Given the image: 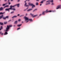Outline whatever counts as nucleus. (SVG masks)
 Wrapping results in <instances>:
<instances>
[{"instance_id": "obj_1", "label": "nucleus", "mask_w": 61, "mask_h": 61, "mask_svg": "<svg viewBox=\"0 0 61 61\" xmlns=\"http://www.w3.org/2000/svg\"><path fill=\"white\" fill-rule=\"evenodd\" d=\"M12 27V25H7V27L6 28V32H7V31L9 30L10 27Z\"/></svg>"}, {"instance_id": "obj_2", "label": "nucleus", "mask_w": 61, "mask_h": 61, "mask_svg": "<svg viewBox=\"0 0 61 61\" xmlns=\"http://www.w3.org/2000/svg\"><path fill=\"white\" fill-rule=\"evenodd\" d=\"M28 5H30V6H32V8H34L36 6H35V5H34L33 3H28Z\"/></svg>"}, {"instance_id": "obj_3", "label": "nucleus", "mask_w": 61, "mask_h": 61, "mask_svg": "<svg viewBox=\"0 0 61 61\" xmlns=\"http://www.w3.org/2000/svg\"><path fill=\"white\" fill-rule=\"evenodd\" d=\"M61 9V5H60L57 6L56 8V9Z\"/></svg>"}, {"instance_id": "obj_4", "label": "nucleus", "mask_w": 61, "mask_h": 61, "mask_svg": "<svg viewBox=\"0 0 61 61\" xmlns=\"http://www.w3.org/2000/svg\"><path fill=\"white\" fill-rule=\"evenodd\" d=\"M24 18L25 21H27V20H28V19H29L28 17H27L25 16L24 17Z\"/></svg>"}, {"instance_id": "obj_5", "label": "nucleus", "mask_w": 61, "mask_h": 61, "mask_svg": "<svg viewBox=\"0 0 61 61\" xmlns=\"http://www.w3.org/2000/svg\"><path fill=\"white\" fill-rule=\"evenodd\" d=\"M15 6H16V5H14L13 6L12 5L10 6V8H11V9H12V7H15Z\"/></svg>"}, {"instance_id": "obj_6", "label": "nucleus", "mask_w": 61, "mask_h": 61, "mask_svg": "<svg viewBox=\"0 0 61 61\" xmlns=\"http://www.w3.org/2000/svg\"><path fill=\"white\" fill-rule=\"evenodd\" d=\"M11 8H9L8 9H5V11H9V10H11Z\"/></svg>"}, {"instance_id": "obj_7", "label": "nucleus", "mask_w": 61, "mask_h": 61, "mask_svg": "<svg viewBox=\"0 0 61 61\" xmlns=\"http://www.w3.org/2000/svg\"><path fill=\"white\" fill-rule=\"evenodd\" d=\"M45 1H46V0H42V1L40 2L41 4H43V3H44V2H45Z\"/></svg>"}, {"instance_id": "obj_8", "label": "nucleus", "mask_w": 61, "mask_h": 61, "mask_svg": "<svg viewBox=\"0 0 61 61\" xmlns=\"http://www.w3.org/2000/svg\"><path fill=\"white\" fill-rule=\"evenodd\" d=\"M32 9H30L27 10V11L29 12V11H31V10H32Z\"/></svg>"}, {"instance_id": "obj_9", "label": "nucleus", "mask_w": 61, "mask_h": 61, "mask_svg": "<svg viewBox=\"0 0 61 61\" xmlns=\"http://www.w3.org/2000/svg\"><path fill=\"white\" fill-rule=\"evenodd\" d=\"M3 9H4V8L3 7H1L0 8V11H2V10H3Z\"/></svg>"}, {"instance_id": "obj_10", "label": "nucleus", "mask_w": 61, "mask_h": 61, "mask_svg": "<svg viewBox=\"0 0 61 61\" xmlns=\"http://www.w3.org/2000/svg\"><path fill=\"white\" fill-rule=\"evenodd\" d=\"M4 15H2L1 16H0V19H2V18L3 17Z\"/></svg>"}, {"instance_id": "obj_11", "label": "nucleus", "mask_w": 61, "mask_h": 61, "mask_svg": "<svg viewBox=\"0 0 61 61\" xmlns=\"http://www.w3.org/2000/svg\"><path fill=\"white\" fill-rule=\"evenodd\" d=\"M17 16L16 15H14V16H13V17H11V18H16V17H17Z\"/></svg>"}, {"instance_id": "obj_12", "label": "nucleus", "mask_w": 61, "mask_h": 61, "mask_svg": "<svg viewBox=\"0 0 61 61\" xmlns=\"http://www.w3.org/2000/svg\"><path fill=\"white\" fill-rule=\"evenodd\" d=\"M48 3L49 4V5H50V0H48L47 1H46V3H48Z\"/></svg>"}, {"instance_id": "obj_13", "label": "nucleus", "mask_w": 61, "mask_h": 61, "mask_svg": "<svg viewBox=\"0 0 61 61\" xmlns=\"http://www.w3.org/2000/svg\"><path fill=\"white\" fill-rule=\"evenodd\" d=\"M45 13H46V11H44L42 13V14L43 15H45Z\"/></svg>"}, {"instance_id": "obj_14", "label": "nucleus", "mask_w": 61, "mask_h": 61, "mask_svg": "<svg viewBox=\"0 0 61 61\" xmlns=\"http://www.w3.org/2000/svg\"><path fill=\"white\" fill-rule=\"evenodd\" d=\"M48 10H46V11H45L46 12H45V13H47L48 12Z\"/></svg>"}, {"instance_id": "obj_15", "label": "nucleus", "mask_w": 61, "mask_h": 61, "mask_svg": "<svg viewBox=\"0 0 61 61\" xmlns=\"http://www.w3.org/2000/svg\"><path fill=\"white\" fill-rule=\"evenodd\" d=\"M17 5L18 7H19L20 6L19 5H20V4H18L17 5Z\"/></svg>"}, {"instance_id": "obj_16", "label": "nucleus", "mask_w": 61, "mask_h": 61, "mask_svg": "<svg viewBox=\"0 0 61 61\" xmlns=\"http://www.w3.org/2000/svg\"><path fill=\"white\" fill-rule=\"evenodd\" d=\"M17 21H16L15 22L14 24H15L16 25V24H17Z\"/></svg>"}, {"instance_id": "obj_17", "label": "nucleus", "mask_w": 61, "mask_h": 61, "mask_svg": "<svg viewBox=\"0 0 61 61\" xmlns=\"http://www.w3.org/2000/svg\"><path fill=\"white\" fill-rule=\"evenodd\" d=\"M9 7V5H6L4 7V8H5V7Z\"/></svg>"}, {"instance_id": "obj_18", "label": "nucleus", "mask_w": 61, "mask_h": 61, "mask_svg": "<svg viewBox=\"0 0 61 61\" xmlns=\"http://www.w3.org/2000/svg\"><path fill=\"white\" fill-rule=\"evenodd\" d=\"M50 2H51V3H52L54 2L53 0H50Z\"/></svg>"}, {"instance_id": "obj_19", "label": "nucleus", "mask_w": 61, "mask_h": 61, "mask_svg": "<svg viewBox=\"0 0 61 61\" xmlns=\"http://www.w3.org/2000/svg\"><path fill=\"white\" fill-rule=\"evenodd\" d=\"M7 31H6L5 32V33L4 34V35H7L8 34V33L7 32H6Z\"/></svg>"}, {"instance_id": "obj_20", "label": "nucleus", "mask_w": 61, "mask_h": 61, "mask_svg": "<svg viewBox=\"0 0 61 61\" xmlns=\"http://www.w3.org/2000/svg\"><path fill=\"white\" fill-rule=\"evenodd\" d=\"M37 15H34L33 16V17H36V16H37Z\"/></svg>"}, {"instance_id": "obj_21", "label": "nucleus", "mask_w": 61, "mask_h": 61, "mask_svg": "<svg viewBox=\"0 0 61 61\" xmlns=\"http://www.w3.org/2000/svg\"><path fill=\"white\" fill-rule=\"evenodd\" d=\"M21 25H22V24L18 25H17V26H19H19H21Z\"/></svg>"}, {"instance_id": "obj_22", "label": "nucleus", "mask_w": 61, "mask_h": 61, "mask_svg": "<svg viewBox=\"0 0 61 61\" xmlns=\"http://www.w3.org/2000/svg\"><path fill=\"white\" fill-rule=\"evenodd\" d=\"M30 15H31V16H32V17H33V16H33V15H34V14H32V13H30Z\"/></svg>"}, {"instance_id": "obj_23", "label": "nucleus", "mask_w": 61, "mask_h": 61, "mask_svg": "<svg viewBox=\"0 0 61 61\" xmlns=\"http://www.w3.org/2000/svg\"><path fill=\"white\" fill-rule=\"evenodd\" d=\"M2 28H3V27L2 26H1L0 27V31L1 30H2Z\"/></svg>"}, {"instance_id": "obj_24", "label": "nucleus", "mask_w": 61, "mask_h": 61, "mask_svg": "<svg viewBox=\"0 0 61 61\" xmlns=\"http://www.w3.org/2000/svg\"><path fill=\"white\" fill-rule=\"evenodd\" d=\"M36 5H38V2H36Z\"/></svg>"}, {"instance_id": "obj_25", "label": "nucleus", "mask_w": 61, "mask_h": 61, "mask_svg": "<svg viewBox=\"0 0 61 61\" xmlns=\"http://www.w3.org/2000/svg\"><path fill=\"white\" fill-rule=\"evenodd\" d=\"M0 25H3V23H2V22H0Z\"/></svg>"}, {"instance_id": "obj_26", "label": "nucleus", "mask_w": 61, "mask_h": 61, "mask_svg": "<svg viewBox=\"0 0 61 61\" xmlns=\"http://www.w3.org/2000/svg\"><path fill=\"white\" fill-rule=\"evenodd\" d=\"M3 19H4V20H6V18H5V17H3Z\"/></svg>"}, {"instance_id": "obj_27", "label": "nucleus", "mask_w": 61, "mask_h": 61, "mask_svg": "<svg viewBox=\"0 0 61 61\" xmlns=\"http://www.w3.org/2000/svg\"><path fill=\"white\" fill-rule=\"evenodd\" d=\"M7 22H4V24H7Z\"/></svg>"}, {"instance_id": "obj_28", "label": "nucleus", "mask_w": 61, "mask_h": 61, "mask_svg": "<svg viewBox=\"0 0 61 61\" xmlns=\"http://www.w3.org/2000/svg\"><path fill=\"white\" fill-rule=\"evenodd\" d=\"M6 18H8L9 16H6L5 17Z\"/></svg>"}, {"instance_id": "obj_29", "label": "nucleus", "mask_w": 61, "mask_h": 61, "mask_svg": "<svg viewBox=\"0 0 61 61\" xmlns=\"http://www.w3.org/2000/svg\"><path fill=\"white\" fill-rule=\"evenodd\" d=\"M11 0V1H13V0ZM9 1H10V0H8V2H9Z\"/></svg>"}, {"instance_id": "obj_30", "label": "nucleus", "mask_w": 61, "mask_h": 61, "mask_svg": "<svg viewBox=\"0 0 61 61\" xmlns=\"http://www.w3.org/2000/svg\"><path fill=\"white\" fill-rule=\"evenodd\" d=\"M14 13V11H12L10 12V14H13Z\"/></svg>"}, {"instance_id": "obj_31", "label": "nucleus", "mask_w": 61, "mask_h": 61, "mask_svg": "<svg viewBox=\"0 0 61 61\" xmlns=\"http://www.w3.org/2000/svg\"><path fill=\"white\" fill-rule=\"evenodd\" d=\"M27 4L26 3V2H25V4L24 5L25 6H26Z\"/></svg>"}, {"instance_id": "obj_32", "label": "nucleus", "mask_w": 61, "mask_h": 61, "mask_svg": "<svg viewBox=\"0 0 61 61\" xmlns=\"http://www.w3.org/2000/svg\"><path fill=\"white\" fill-rule=\"evenodd\" d=\"M48 12H52V11L51 10H50L48 11Z\"/></svg>"}, {"instance_id": "obj_33", "label": "nucleus", "mask_w": 61, "mask_h": 61, "mask_svg": "<svg viewBox=\"0 0 61 61\" xmlns=\"http://www.w3.org/2000/svg\"><path fill=\"white\" fill-rule=\"evenodd\" d=\"M29 20V21H32V20H31V19H28Z\"/></svg>"}, {"instance_id": "obj_34", "label": "nucleus", "mask_w": 61, "mask_h": 61, "mask_svg": "<svg viewBox=\"0 0 61 61\" xmlns=\"http://www.w3.org/2000/svg\"><path fill=\"white\" fill-rule=\"evenodd\" d=\"M20 21H21V19H19L18 20V21H19V22H20Z\"/></svg>"}, {"instance_id": "obj_35", "label": "nucleus", "mask_w": 61, "mask_h": 61, "mask_svg": "<svg viewBox=\"0 0 61 61\" xmlns=\"http://www.w3.org/2000/svg\"><path fill=\"white\" fill-rule=\"evenodd\" d=\"M11 21H12V20H9V21H8V22H11Z\"/></svg>"}, {"instance_id": "obj_36", "label": "nucleus", "mask_w": 61, "mask_h": 61, "mask_svg": "<svg viewBox=\"0 0 61 61\" xmlns=\"http://www.w3.org/2000/svg\"><path fill=\"white\" fill-rule=\"evenodd\" d=\"M24 16V15H20V17H22V16Z\"/></svg>"}, {"instance_id": "obj_37", "label": "nucleus", "mask_w": 61, "mask_h": 61, "mask_svg": "<svg viewBox=\"0 0 61 61\" xmlns=\"http://www.w3.org/2000/svg\"><path fill=\"white\" fill-rule=\"evenodd\" d=\"M20 29V28H19L17 29V30H19V29Z\"/></svg>"}, {"instance_id": "obj_38", "label": "nucleus", "mask_w": 61, "mask_h": 61, "mask_svg": "<svg viewBox=\"0 0 61 61\" xmlns=\"http://www.w3.org/2000/svg\"><path fill=\"white\" fill-rule=\"evenodd\" d=\"M2 15V12H0V15Z\"/></svg>"}, {"instance_id": "obj_39", "label": "nucleus", "mask_w": 61, "mask_h": 61, "mask_svg": "<svg viewBox=\"0 0 61 61\" xmlns=\"http://www.w3.org/2000/svg\"><path fill=\"white\" fill-rule=\"evenodd\" d=\"M3 6H5V4H4L2 5Z\"/></svg>"}, {"instance_id": "obj_40", "label": "nucleus", "mask_w": 61, "mask_h": 61, "mask_svg": "<svg viewBox=\"0 0 61 61\" xmlns=\"http://www.w3.org/2000/svg\"><path fill=\"white\" fill-rule=\"evenodd\" d=\"M46 5H49L48 3H46Z\"/></svg>"}, {"instance_id": "obj_41", "label": "nucleus", "mask_w": 61, "mask_h": 61, "mask_svg": "<svg viewBox=\"0 0 61 61\" xmlns=\"http://www.w3.org/2000/svg\"><path fill=\"white\" fill-rule=\"evenodd\" d=\"M5 12H4L3 13H2V15H3L4 14H5Z\"/></svg>"}, {"instance_id": "obj_42", "label": "nucleus", "mask_w": 61, "mask_h": 61, "mask_svg": "<svg viewBox=\"0 0 61 61\" xmlns=\"http://www.w3.org/2000/svg\"><path fill=\"white\" fill-rule=\"evenodd\" d=\"M26 6V7H27V6H29V5H26V6Z\"/></svg>"}, {"instance_id": "obj_43", "label": "nucleus", "mask_w": 61, "mask_h": 61, "mask_svg": "<svg viewBox=\"0 0 61 61\" xmlns=\"http://www.w3.org/2000/svg\"><path fill=\"white\" fill-rule=\"evenodd\" d=\"M26 9H25L24 10V11H26Z\"/></svg>"}, {"instance_id": "obj_44", "label": "nucleus", "mask_w": 61, "mask_h": 61, "mask_svg": "<svg viewBox=\"0 0 61 61\" xmlns=\"http://www.w3.org/2000/svg\"><path fill=\"white\" fill-rule=\"evenodd\" d=\"M13 10H14V11L15 10V8L13 9Z\"/></svg>"}, {"instance_id": "obj_45", "label": "nucleus", "mask_w": 61, "mask_h": 61, "mask_svg": "<svg viewBox=\"0 0 61 61\" xmlns=\"http://www.w3.org/2000/svg\"><path fill=\"white\" fill-rule=\"evenodd\" d=\"M42 15V14H40L39 15V16H40L41 15Z\"/></svg>"}, {"instance_id": "obj_46", "label": "nucleus", "mask_w": 61, "mask_h": 61, "mask_svg": "<svg viewBox=\"0 0 61 61\" xmlns=\"http://www.w3.org/2000/svg\"><path fill=\"white\" fill-rule=\"evenodd\" d=\"M7 3H5V5H7Z\"/></svg>"}, {"instance_id": "obj_47", "label": "nucleus", "mask_w": 61, "mask_h": 61, "mask_svg": "<svg viewBox=\"0 0 61 61\" xmlns=\"http://www.w3.org/2000/svg\"><path fill=\"white\" fill-rule=\"evenodd\" d=\"M19 15H20V14H18L17 15V16H19Z\"/></svg>"}, {"instance_id": "obj_48", "label": "nucleus", "mask_w": 61, "mask_h": 61, "mask_svg": "<svg viewBox=\"0 0 61 61\" xmlns=\"http://www.w3.org/2000/svg\"><path fill=\"white\" fill-rule=\"evenodd\" d=\"M54 5V4L53 3H52L51 4V5Z\"/></svg>"}, {"instance_id": "obj_49", "label": "nucleus", "mask_w": 61, "mask_h": 61, "mask_svg": "<svg viewBox=\"0 0 61 61\" xmlns=\"http://www.w3.org/2000/svg\"><path fill=\"white\" fill-rule=\"evenodd\" d=\"M35 11H36V10H37V9H35Z\"/></svg>"}, {"instance_id": "obj_50", "label": "nucleus", "mask_w": 61, "mask_h": 61, "mask_svg": "<svg viewBox=\"0 0 61 61\" xmlns=\"http://www.w3.org/2000/svg\"><path fill=\"white\" fill-rule=\"evenodd\" d=\"M10 4L11 3H10V2H9V5H10Z\"/></svg>"}, {"instance_id": "obj_51", "label": "nucleus", "mask_w": 61, "mask_h": 61, "mask_svg": "<svg viewBox=\"0 0 61 61\" xmlns=\"http://www.w3.org/2000/svg\"><path fill=\"white\" fill-rule=\"evenodd\" d=\"M35 11H36V10H34L33 11V12H35Z\"/></svg>"}, {"instance_id": "obj_52", "label": "nucleus", "mask_w": 61, "mask_h": 61, "mask_svg": "<svg viewBox=\"0 0 61 61\" xmlns=\"http://www.w3.org/2000/svg\"><path fill=\"white\" fill-rule=\"evenodd\" d=\"M1 33H2V32L1 31H0V34H1Z\"/></svg>"}, {"instance_id": "obj_53", "label": "nucleus", "mask_w": 61, "mask_h": 61, "mask_svg": "<svg viewBox=\"0 0 61 61\" xmlns=\"http://www.w3.org/2000/svg\"><path fill=\"white\" fill-rule=\"evenodd\" d=\"M14 8H12L11 9V10H13Z\"/></svg>"}, {"instance_id": "obj_54", "label": "nucleus", "mask_w": 61, "mask_h": 61, "mask_svg": "<svg viewBox=\"0 0 61 61\" xmlns=\"http://www.w3.org/2000/svg\"><path fill=\"white\" fill-rule=\"evenodd\" d=\"M6 0H4V1H5V2H6Z\"/></svg>"}, {"instance_id": "obj_55", "label": "nucleus", "mask_w": 61, "mask_h": 61, "mask_svg": "<svg viewBox=\"0 0 61 61\" xmlns=\"http://www.w3.org/2000/svg\"><path fill=\"white\" fill-rule=\"evenodd\" d=\"M42 5V4H40V6H41V5Z\"/></svg>"}, {"instance_id": "obj_56", "label": "nucleus", "mask_w": 61, "mask_h": 61, "mask_svg": "<svg viewBox=\"0 0 61 61\" xmlns=\"http://www.w3.org/2000/svg\"><path fill=\"white\" fill-rule=\"evenodd\" d=\"M28 9V8L27 7V8L26 9V10H27V9Z\"/></svg>"}, {"instance_id": "obj_57", "label": "nucleus", "mask_w": 61, "mask_h": 61, "mask_svg": "<svg viewBox=\"0 0 61 61\" xmlns=\"http://www.w3.org/2000/svg\"><path fill=\"white\" fill-rule=\"evenodd\" d=\"M26 1H29L30 0H26Z\"/></svg>"}, {"instance_id": "obj_58", "label": "nucleus", "mask_w": 61, "mask_h": 61, "mask_svg": "<svg viewBox=\"0 0 61 61\" xmlns=\"http://www.w3.org/2000/svg\"><path fill=\"white\" fill-rule=\"evenodd\" d=\"M39 0H36V1H39Z\"/></svg>"}, {"instance_id": "obj_59", "label": "nucleus", "mask_w": 61, "mask_h": 61, "mask_svg": "<svg viewBox=\"0 0 61 61\" xmlns=\"http://www.w3.org/2000/svg\"><path fill=\"white\" fill-rule=\"evenodd\" d=\"M3 33H1V35L2 36L3 35Z\"/></svg>"}, {"instance_id": "obj_60", "label": "nucleus", "mask_w": 61, "mask_h": 61, "mask_svg": "<svg viewBox=\"0 0 61 61\" xmlns=\"http://www.w3.org/2000/svg\"><path fill=\"white\" fill-rule=\"evenodd\" d=\"M20 1V0H18V2H19Z\"/></svg>"}, {"instance_id": "obj_61", "label": "nucleus", "mask_w": 61, "mask_h": 61, "mask_svg": "<svg viewBox=\"0 0 61 61\" xmlns=\"http://www.w3.org/2000/svg\"><path fill=\"white\" fill-rule=\"evenodd\" d=\"M26 15H27V14L26 13Z\"/></svg>"}, {"instance_id": "obj_62", "label": "nucleus", "mask_w": 61, "mask_h": 61, "mask_svg": "<svg viewBox=\"0 0 61 61\" xmlns=\"http://www.w3.org/2000/svg\"><path fill=\"white\" fill-rule=\"evenodd\" d=\"M28 22V21H27L26 22V23H27V22Z\"/></svg>"}, {"instance_id": "obj_63", "label": "nucleus", "mask_w": 61, "mask_h": 61, "mask_svg": "<svg viewBox=\"0 0 61 61\" xmlns=\"http://www.w3.org/2000/svg\"><path fill=\"white\" fill-rule=\"evenodd\" d=\"M13 26L14 27H15V25H14Z\"/></svg>"}, {"instance_id": "obj_64", "label": "nucleus", "mask_w": 61, "mask_h": 61, "mask_svg": "<svg viewBox=\"0 0 61 61\" xmlns=\"http://www.w3.org/2000/svg\"><path fill=\"white\" fill-rule=\"evenodd\" d=\"M24 2H25V3H26V1H24Z\"/></svg>"}]
</instances>
